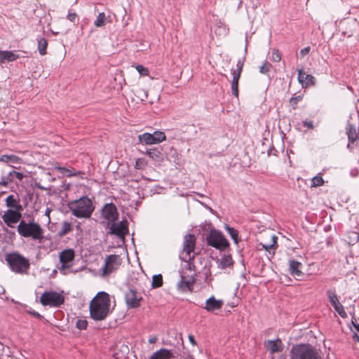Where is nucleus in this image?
Listing matches in <instances>:
<instances>
[{
	"label": "nucleus",
	"mask_w": 359,
	"mask_h": 359,
	"mask_svg": "<svg viewBox=\"0 0 359 359\" xmlns=\"http://www.w3.org/2000/svg\"><path fill=\"white\" fill-rule=\"evenodd\" d=\"M90 318L96 321L104 320L110 313V298L105 292H99L90 304Z\"/></svg>",
	"instance_id": "1"
},
{
	"label": "nucleus",
	"mask_w": 359,
	"mask_h": 359,
	"mask_svg": "<svg viewBox=\"0 0 359 359\" xmlns=\"http://www.w3.org/2000/svg\"><path fill=\"white\" fill-rule=\"evenodd\" d=\"M68 207L77 218H89L95 210L93 201L87 196L69 202Z\"/></svg>",
	"instance_id": "2"
},
{
	"label": "nucleus",
	"mask_w": 359,
	"mask_h": 359,
	"mask_svg": "<svg viewBox=\"0 0 359 359\" xmlns=\"http://www.w3.org/2000/svg\"><path fill=\"white\" fill-rule=\"evenodd\" d=\"M289 359H323L318 350L310 344H297L292 346Z\"/></svg>",
	"instance_id": "3"
},
{
	"label": "nucleus",
	"mask_w": 359,
	"mask_h": 359,
	"mask_svg": "<svg viewBox=\"0 0 359 359\" xmlns=\"http://www.w3.org/2000/svg\"><path fill=\"white\" fill-rule=\"evenodd\" d=\"M18 232L24 238H30L39 242H41L44 237L43 228L34 222L21 220L18 226Z\"/></svg>",
	"instance_id": "4"
},
{
	"label": "nucleus",
	"mask_w": 359,
	"mask_h": 359,
	"mask_svg": "<svg viewBox=\"0 0 359 359\" xmlns=\"http://www.w3.org/2000/svg\"><path fill=\"white\" fill-rule=\"evenodd\" d=\"M6 261L12 271L18 274H27L30 267L29 260L17 252L7 254Z\"/></svg>",
	"instance_id": "5"
},
{
	"label": "nucleus",
	"mask_w": 359,
	"mask_h": 359,
	"mask_svg": "<svg viewBox=\"0 0 359 359\" xmlns=\"http://www.w3.org/2000/svg\"><path fill=\"white\" fill-rule=\"evenodd\" d=\"M208 245L223 251L229 247V243L219 230L211 229L205 237Z\"/></svg>",
	"instance_id": "6"
},
{
	"label": "nucleus",
	"mask_w": 359,
	"mask_h": 359,
	"mask_svg": "<svg viewBox=\"0 0 359 359\" xmlns=\"http://www.w3.org/2000/svg\"><path fill=\"white\" fill-rule=\"evenodd\" d=\"M40 302L43 306L60 307L64 304L65 297L62 294L55 291H46L41 294Z\"/></svg>",
	"instance_id": "7"
},
{
	"label": "nucleus",
	"mask_w": 359,
	"mask_h": 359,
	"mask_svg": "<svg viewBox=\"0 0 359 359\" xmlns=\"http://www.w3.org/2000/svg\"><path fill=\"white\" fill-rule=\"evenodd\" d=\"M122 259L118 255H107L102 268V276H108L115 272L121 265Z\"/></svg>",
	"instance_id": "8"
},
{
	"label": "nucleus",
	"mask_w": 359,
	"mask_h": 359,
	"mask_svg": "<svg viewBox=\"0 0 359 359\" xmlns=\"http://www.w3.org/2000/svg\"><path fill=\"white\" fill-rule=\"evenodd\" d=\"M196 245V237L194 234H187L184 237L183 241V251L180 254V257L182 260L186 261L188 259H194V255H191L194 252Z\"/></svg>",
	"instance_id": "9"
},
{
	"label": "nucleus",
	"mask_w": 359,
	"mask_h": 359,
	"mask_svg": "<svg viewBox=\"0 0 359 359\" xmlns=\"http://www.w3.org/2000/svg\"><path fill=\"white\" fill-rule=\"evenodd\" d=\"M74 251L72 249H66L60 253L59 259L61 266L59 268L60 272L66 275V270L72 266L71 262L74 259Z\"/></svg>",
	"instance_id": "10"
},
{
	"label": "nucleus",
	"mask_w": 359,
	"mask_h": 359,
	"mask_svg": "<svg viewBox=\"0 0 359 359\" xmlns=\"http://www.w3.org/2000/svg\"><path fill=\"white\" fill-rule=\"evenodd\" d=\"M345 133L348 140L346 148L350 151H352L354 148V144L359 140V133L356 131L355 126L349 121L346 123Z\"/></svg>",
	"instance_id": "11"
},
{
	"label": "nucleus",
	"mask_w": 359,
	"mask_h": 359,
	"mask_svg": "<svg viewBox=\"0 0 359 359\" xmlns=\"http://www.w3.org/2000/svg\"><path fill=\"white\" fill-rule=\"evenodd\" d=\"M327 296L328 299L334 307L336 312L342 318H347V314L344 311L343 305L339 302L335 290L330 289L327 291Z\"/></svg>",
	"instance_id": "12"
},
{
	"label": "nucleus",
	"mask_w": 359,
	"mask_h": 359,
	"mask_svg": "<svg viewBox=\"0 0 359 359\" xmlns=\"http://www.w3.org/2000/svg\"><path fill=\"white\" fill-rule=\"evenodd\" d=\"M102 216L108 223L116 222L118 218L116 205L112 203H106L102 208Z\"/></svg>",
	"instance_id": "13"
},
{
	"label": "nucleus",
	"mask_w": 359,
	"mask_h": 359,
	"mask_svg": "<svg viewBox=\"0 0 359 359\" xmlns=\"http://www.w3.org/2000/svg\"><path fill=\"white\" fill-rule=\"evenodd\" d=\"M109 233L114 234L119 238H123L128 233V221L122 220L118 223L111 222Z\"/></svg>",
	"instance_id": "14"
},
{
	"label": "nucleus",
	"mask_w": 359,
	"mask_h": 359,
	"mask_svg": "<svg viewBox=\"0 0 359 359\" xmlns=\"http://www.w3.org/2000/svg\"><path fill=\"white\" fill-rule=\"evenodd\" d=\"M21 210L9 209L2 215L4 222L9 227H13V224L20 221L22 215Z\"/></svg>",
	"instance_id": "15"
},
{
	"label": "nucleus",
	"mask_w": 359,
	"mask_h": 359,
	"mask_svg": "<svg viewBox=\"0 0 359 359\" xmlns=\"http://www.w3.org/2000/svg\"><path fill=\"white\" fill-rule=\"evenodd\" d=\"M297 79L304 88L316 85V78L311 74H306L303 69H298Z\"/></svg>",
	"instance_id": "16"
},
{
	"label": "nucleus",
	"mask_w": 359,
	"mask_h": 359,
	"mask_svg": "<svg viewBox=\"0 0 359 359\" xmlns=\"http://www.w3.org/2000/svg\"><path fill=\"white\" fill-rule=\"evenodd\" d=\"M126 304L129 308H137L140 306V302L142 297L138 295L137 292L133 289H130L125 294Z\"/></svg>",
	"instance_id": "17"
},
{
	"label": "nucleus",
	"mask_w": 359,
	"mask_h": 359,
	"mask_svg": "<svg viewBox=\"0 0 359 359\" xmlns=\"http://www.w3.org/2000/svg\"><path fill=\"white\" fill-rule=\"evenodd\" d=\"M195 276L196 274H193L190 276L186 277L183 273H181L180 280L177 283V287L183 292L191 290V288L195 282Z\"/></svg>",
	"instance_id": "18"
},
{
	"label": "nucleus",
	"mask_w": 359,
	"mask_h": 359,
	"mask_svg": "<svg viewBox=\"0 0 359 359\" xmlns=\"http://www.w3.org/2000/svg\"><path fill=\"white\" fill-rule=\"evenodd\" d=\"M223 304L224 302L222 299H216L212 296L206 300L204 309L208 312H214L222 309Z\"/></svg>",
	"instance_id": "19"
},
{
	"label": "nucleus",
	"mask_w": 359,
	"mask_h": 359,
	"mask_svg": "<svg viewBox=\"0 0 359 359\" xmlns=\"http://www.w3.org/2000/svg\"><path fill=\"white\" fill-rule=\"evenodd\" d=\"M302 267L303 264L298 261L294 259L289 261L290 273L296 278L302 277L304 275L303 272L302 271Z\"/></svg>",
	"instance_id": "20"
},
{
	"label": "nucleus",
	"mask_w": 359,
	"mask_h": 359,
	"mask_svg": "<svg viewBox=\"0 0 359 359\" xmlns=\"http://www.w3.org/2000/svg\"><path fill=\"white\" fill-rule=\"evenodd\" d=\"M265 346L271 354L280 353L283 349V345L280 339H277L275 341L269 340L266 342Z\"/></svg>",
	"instance_id": "21"
},
{
	"label": "nucleus",
	"mask_w": 359,
	"mask_h": 359,
	"mask_svg": "<svg viewBox=\"0 0 359 359\" xmlns=\"http://www.w3.org/2000/svg\"><path fill=\"white\" fill-rule=\"evenodd\" d=\"M174 357L172 351L166 348H161L154 352L149 359H171Z\"/></svg>",
	"instance_id": "22"
},
{
	"label": "nucleus",
	"mask_w": 359,
	"mask_h": 359,
	"mask_svg": "<svg viewBox=\"0 0 359 359\" xmlns=\"http://www.w3.org/2000/svg\"><path fill=\"white\" fill-rule=\"evenodd\" d=\"M217 262L218 264V267L222 269L232 266L234 263L231 255L229 254H224L220 259H217Z\"/></svg>",
	"instance_id": "23"
},
{
	"label": "nucleus",
	"mask_w": 359,
	"mask_h": 359,
	"mask_svg": "<svg viewBox=\"0 0 359 359\" xmlns=\"http://www.w3.org/2000/svg\"><path fill=\"white\" fill-rule=\"evenodd\" d=\"M145 154L155 161L161 162L163 160V154L158 148L148 149Z\"/></svg>",
	"instance_id": "24"
},
{
	"label": "nucleus",
	"mask_w": 359,
	"mask_h": 359,
	"mask_svg": "<svg viewBox=\"0 0 359 359\" xmlns=\"http://www.w3.org/2000/svg\"><path fill=\"white\" fill-rule=\"evenodd\" d=\"M6 204L13 210H22V207L19 203V200L14 195H9L6 198Z\"/></svg>",
	"instance_id": "25"
},
{
	"label": "nucleus",
	"mask_w": 359,
	"mask_h": 359,
	"mask_svg": "<svg viewBox=\"0 0 359 359\" xmlns=\"http://www.w3.org/2000/svg\"><path fill=\"white\" fill-rule=\"evenodd\" d=\"M18 58V56L11 51L0 50V64L3 63L5 60L14 61Z\"/></svg>",
	"instance_id": "26"
},
{
	"label": "nucleus",
	"mask_w": 359,
	"mask_h": 359,
	"mask_svg": "<svg viewBox=\"0 0 359 359\" xmlns=\"http://www.w3.org/2000/svg\"><path fill=\"white\" fill-rule=\"evenodd\" d=\"M72 231V224L67 221H64L62 222V226L60 229L57 232V236L60 237H63L66 234L69 233Z\"/></svg>",
	"instance_id": "27"
},
{
	"label": "nucleus",
	"mask_w": 359,
	"mask_h": 359,
	"mask_svg": "<svg viewBox=\"0 0 359 359\" xmlns=\"http://www.w3.org/2000/svg\"><path fill=\"white\" fill-rule=\"evenodd\" d=\"M138 139L140 142L144 143L145 144H156L153 134L149 133H144L143 134L139 135Z\"/></svg>",
	"instance_id": "28"
},
{
	"label": "nucleus",
	"mask_w": 359,
	"mask_h": 359,
	"mask_svg": "<svg viewBox=\"0 0 359 359\" xmlns=\"http://www.w3.org/2000/svg\"><path fill=\"white\" fill-rule=\"evenodd\" d=\"M38 42V50L39 53L41 55H44L46 54V48L48 46L47 40L43 37H40L37 39Z\"/></svg>",
	"instance_id": "29"
},
{
	"label": "nucleus",
	"mask_w": 359,
	"mask_h": 359,
	"mask_svg": "<svg viewBox=\"0 0 359 359\" xmlns=\"http://www.w3.org/2000/svg\"><path fill=\"white\" fill-rule=\"evenodd\" d=\"M106 15L105 13L102 12L100 13L94 22V25L96 27H102L105 25Z\"/></svg>",
	"instance_id": "30"
},
{
	"label": "nucleus",
	"mask_w": 359,
	"mask_h": 359,
	"mask_svg": "<svg viewBox=\"0 0 359 359\" xmlns=\"http://www.w3.org/2000/svg\"><path fill=\"white\" fill-rule=\"evenodd\" d=\"M225 229H226V231L228 232V233L231 237V238L233 240L234 243L238 244V231L236 229H235L234 228L231 227L228 225H226Z\"/></svg>",
	"instance_id": "31"
},
{
	"label": "nucleus",
	"mask_w": 359,
	"mask_h": 359,
	"mask_svg": "<svg viewBox=\"0 0 359 359\" xmlns=\"http://www.w3.org/2000/svg\"><path fill=\"white\" fill-rule=\"evenodd\" d=\"M152 134L156 144L161 143L166 139L165 133L162 131L156 130Z\"/></svg>",
	"instance_id": "32"
},
{
	"label": "nucleus",
	"mask_w": 359,
	"mask_h": 359,
	"mask_svg": "<svg viewBox=\"0 0 359 359\" xmlns=\"http://www.w3.org/2000/svg\"><path fill=\"white\" fill-rule=\"evenodd\" d=\"M55 170L59 171L60 173L65 175L67 177L76 176L79 172H73L72 170L67 169L64 167L57 166L55 168Z\"/></svg>",
	"instance_id": "33"
},
{
	"label": "nucleus",
	"mask_w": 359,
	"mask_h": 359,
	"mask_svg": "<svg viewBox=\"0 0 359 359\" xmlns=\"http://www.w3.org/2000/svg\"><path fill=\"white\" fill-rule=\"evenodd\" d=\"M163 285V276L161 274L154 275L152 278L153 287H159Z\"/></svg>",
	"instance_id": "34"
},
{
	"label": "nucleus",
	"mask_w": 359,
	"mask_h": 359,
	"mask_svg": "<svg viewBox=\"0 0 359 359\" xmlns=\"http://www.w3.org/2000/svg\"><path fill=\"white\" fill-rule=\"evenodd\" d=\"M311 187H317L323 185L324 180L320 175H318L313 177V179L311 180Z\"/></svg>",
	"instance_id": "35"
},
{
	"label": "nucleus",
	"mask_w": 359,
	"mask_h": 359,
	"mask_svg": "<svg viewBox=\"0 0 359 359\" xmlns=\"http://www.w3.org/2000/svg\"><path fill=\"white\" fill-rule=\"evenodd\" d=\"M238 81H238V80L232 79L231 86L232 94L236 97H237V98L238 97V94H239V92H238Z\"/></svg>",
	"instance_id": "36"
},
{
	"label": "nucleus",
	"mask_w": 359,
	"mask_h": 359,
	"mask_svg": "<svg viewBox=\"0 0 359 359\" xmlns=\"http://www.w3.org/2000/svg\"><path fill=\"white\" fill-rule=\"evenodd\" d=\"M135 95L141 101H144L148 97L147 91L142 88L137 89Z\"/></svg>",
	"instance_id": "37"
},
{
	"label": "nucleus",
	"mask_w": 359,
	"mask_h": 359,
	"mask_svg": "<svg viewBox=\"0 0 359 359\" xmlns=\"http://www.w3.org/2000/svg\"><path fill=\"white\" fill-rule=\"evenodd\" d=\"M271 65L268 61H264L262 66L259 67V72L266 74L271 69Z\"/></svg>",
	"instance_id": "38"
},
{
	"label": "nucleus",
	"mask_w": 359,
	"mask_h": 359,
	"mask_svg": "<svg viewBox=\"0 0 359 359\" xmlns=\"http://www.w3.org/2000/svg\"><path fill=\"white\" fill-rule=\"evenodd\" d=\"M88 326V321L85 319H78L76 323V327L81 330H86Z\"/></svg>",
	"instance_id": "39"
},
{
	"label": "nucleus",
	"mask_w": 359,
	"mask_h": 359,
	"mask_svg": "<svg viewBox=\"0 0 359 359\" xmlns=\"http://www.w3.org/2000/svg\"><path fill=\"white\" fill-rule=\"evenodd\" d=\"M302 98H303L302 95H297V96L292 97L290 99V104L292 107V109H294L297 108V104L298 102L301 101L302 100Z\"/></svg>",
	"instance_id": "40"
},
{
	"label": "nucleus",
	"mask_w": 359,
	"mask_h": 359,
	"mask_svg": "<svg viewBox=\"0 0 359 359\" xmlns=\"http://www.w3.org/2000/svg\"><path fill=\"white\" fill-rule=\"evenodd\" d=\"M271 240H272L271 244H269V245L263 244L262 245L263 248H264L266 250H269L270 249H275L276 248L277 238L275 236H272Z\"/></svg>",
	"instance_id": "41"
},
{
	"label": "nucleus",
	"mask_w": 359,
	"mask_h": 359,
	"mask_svg": "<svg viewBox=\"0 0 359 359\" xmlns=\"http://www.w3.org/2000/svg\"><path fill=\"white\" fill-rule=\"evenodd\" d=\"M136 70L139 72V74L142 76H148L149 70L147 68L144 67L142 65H137L135 66Z\"/></svg>",
	"instance_id": "42"
},
{
	"label": "nucleus",
	"mask_w": 359,
	"mask_h": 359,
	"mask_svg": "<svg viewBox=\"0 0 359 359\" xmlns=\"http://www.w3.org/2000/svg\"><path fill=\"white\" fill-rule=\"evenodd\" d=\"M271 60L273 62H278L281 60V53L278 50L273 49L271 55Z\"/></svg>",
	"instance_id": "43"
},
{
	"label": "nucleus",
	"mask_w": 359,
	"mask_h": 359,
	"mask_svg": "<svg viewBox=\"0 0 359 359\" xmlns=\"http://www.w3.org/2000/svg\"><path fill=\"white\" fill-rule=\"evenodd\" d=\"M245 61V55H243L241 59H239L237 61L236 70L242 72Z\"/></svg>",
	"instance_id": "44"
},
{
	"label": "nucleus",
	"mask_w": 359,
	"mask_h": 359,
	"mask_svg": "<svg viewBox=\"0 0 359 359\" xmlns=\"http://www.w3.org/2000/svg\"><path fill=\"white\" fill-rule=\"evenodd\" d=\"M11 158H15V156L14 155H10V156L3 155L1 157L0 161L5 162V163H11Z\"/></svg>",
	"instance_id": "45"
},
{
	"label": "nucleus",
	"mask_w": 359,
	"mask_h": 359,
	"mask_svg": "<svg viewBox=\"0 0 359 359\" xmlns=\"http://www.w3.org/2000/svg\"><path fill=\"white\" fill-rule=\"evenodd\" d=\"M310 46H306L302 49L300 50L299 51V55L301 57H304L305 55H306L307 54H309V53L310 52Z\"/></svg>",
	"instance_id": "46"
},
{
	"label": "nucleus",
	"mask_w": 359,
	"mask_h": 359,
	"mask_svg": "<svg viewBox=\"0 0 359 359\" xmlns=\"http://www.w3.org/2000/svg\"><path fill=\"white\" fill-rule=\"evenodd\" d=\"M185 262H187V268L190 271H195V266H194V264L193 263V259H187V260Z\"/></svg>",
	"instance_id": "47"
},
{
	"label": "nucleus",
	"mask_w": 359,
	"mask_h": 359,
	"mask_svg": "<svg viewBox=\"0 0 359 359\" xmlns=\"http://www.w3.org/2000/svg\"><path fill=\"white\" fill-rule=\"evenodd\" d=\"M241 72H240V71H237V70H233V72H232V75H233V80H238L239 81L240 79V77H241Z\"/></svg>",
	"instance_id": "48"
},
{
	"label": "nucleus",
	"mask_w": 359,
	"mask_h": 359,
	"mask_svg": "<svg viewBox=\"0 0 359 359\" xmlns=\"http://www.w3.org/2000/svg\"><path fill=\"white\" fill-rule=\"evenodd\" d=\"M303 125L305 127H307L308 128L313 129V123L311 121H303Z\"/></svg>",
	"instance_id": "49"
},
{
	"label": "nucleus",
	"mask_w": 359,
	"mask_h": 359,
	"mask_svg": "<svg viewBox=\"0 0 359 359\" xmlns=\"http://www.w3.org/2000/svg\"><path fill=\"white\" fill-rule=\"evenodd\" d=\"M351 323L355 330L359 332V324L356 323V320L354 316L352 317Z\"/></svg>",
	"instance_id": "50"
},
{
	"label": "nucleus",
	"mask_w": 359,
	"mask_h": 359,
	"mask_svg": "<svg viewBox=\"0 0 359 359\" xmlns=\"http://www.w3.org/2000/svg\"><path fill=\"white\" fill-rule=\"evenodd\" d=\"M13 174L14 175V178H17L19 180H22L24 177L23 174L19 172L15 171L13 172Z\"/></svg>",
	"instance_id": "51"
},
{
	"label": "nucleus",
	"mask_w": 359,
	"mask_h": 359,
	"mask_svg": "<svg viewBox=\"0 0 359 359\" xmlns=\"http://www.w3.org/2000/svg\"><path fill=\"white\" fill-rule=\"evenodd\" d=\"M67 18L69 20L74 22L76 18V14L74 13H69V15L67 16Z\"/></svg>",
	"instance_id": "52"
},
{
	"label": "nucleus",
	"mask_w": 359,
	"mask_h": 359,
	"mask_svg": "<svg viewBox=\"0 0 359 359\" xmlns=\"http://www.w3.org/2000/svg\"><path fill=\"white\" fill-rule=\"evenodd\" d=\"M29 313L32 315L33 316L39 318V319H41L43 318V316L39 313L38 312L35 311H29Z\"/></svg>",
	"instance_id": "53"
},
{
	"label": "nucleus",
	"mask_w": 359,
	"mask_h": 359,
	"mask_svg": "<svg viewBox=\"0 0 359 359\" xmlns=\"http://www.w3.org/2000/svg\"><path fill=\"white\" fill-rule=\"evenodd\" d=\"M188 339H189V342L193 345V346H196L197 344H196V341L194 339V337L192 335V334H189L188 336Z\"/></svg>",
	"instance_id": "54"
},
{
	"label": "nucleus",
	"mask_w": 359,
	"mask_h": 359,
	"mask_svg": "<svg viewBox=\"0 0 359 359\" xmlns=\"http://www.w3.org/2000/svg\"><path fill=\"white\" fill-rule=\"evenodd\" d=\"M15 172L14 170H12V171H10L8 174V180H9V182H11L13 179H14V175L13 174V172Z\"/></svg>",
	"instance_id": "55"
},
{
	"label": "nucleus",
	"mask_w": 359,
	"mask_h": 359,
	"mask_svg": "<svg viewBox=\"0 0 359 359\" xmlns=\"http://www.w3.org/2000/svg\"><path fill=\"white\" fill-rule=\"evenodd\" d=\"M9 180H8V179H4V178H2L1 179V181H0V184H3L4 186H7L9 183Z\"/></svg>",
	"instance_id": "56"
},
{
	"label": "nucleus",
	"mask_w": 359,
	"mask_h": 359,
	"mask_svg": "<svg viewBox=\"0 0 359 359\" xmlns=\"http://www.w3.org/2000/svg\"><path fill=\"white\" fill-rule=\"evenodd\" d=\"M157 340V338L156 337H151L149 338V343L150 344H154Z\"/></svg>",
	"instance_id": "57"
},
{
	"label": "nucleus",
	"mask_w": 359,
	"mask_h": 359,
	"mask_svg": "<svg viewBox=\"0 0 359 359\" xmlns=\"http://www.w3.org/2000/svg\"><path fill=\"white\" fill-rule=\"evenodd\" d=\"M353 339L356 341V342H359V336L356 334V333H354L353 335Z\"/></svg>",
	"instance_id": "58"
},
{
	"label": "nucleus",
	"mask_w": 359,
	"mask_h": 359,
	"mask_svg": "<svg viewBox=\"0 0 359 359\" xmlns=\"http://www.w3.org/2000/svg\"><path fill=\"white\" fill-rule=\"evenodd\" d=\"M18 161V158L15 156V158H11V163H17Z\"/></svg>",
	"instance_id": "59"
},
{
	"label": "nucleus",
	"mask_w": 359,
	"mask_h": 359,
	"mask_svg": "<svg viewBox=\"0 0 359 359\" xmlns=\"http://www.w3.org/2000/svg\"><path fill=\"white\" fill-rule=\"evenodd\" d=\"M49 212H50V210L48 209H47L46 211V215L49 216Z\"/></svg>",
	"instance_id": "60"
},
{
	"label": "nucleus",
	"mask_w": 359,
	"mask_h": 359,
	"mask_svg": "<svg viewBox=\"0 0 359 359\" xmlns=\"http://www.w3.org/2000/svg\"><path fill=\"white\" fill-rule=\"evenodd\" d=\"M246 52H247V47H245V53H246Z\"/></svg>",
	"instance_id": "61"
}]
</instances>
